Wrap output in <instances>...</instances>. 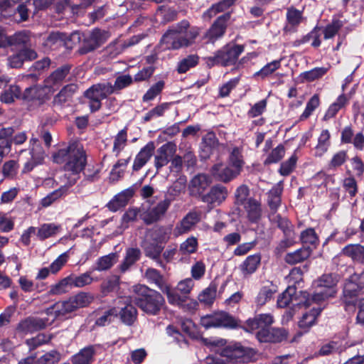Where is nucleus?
<instances>
[{
  "label": "nucleus",
  "mask_w": 364,
  "mask_h": 364,
  "mask_svg": "<svg viewBox=\"0 0 364 364\" xmlns=\"http://www.w3.org/2000/svg\"><path fill=\"white\" fill-rule=\"evenodd\" d=\"M73 65L71 64L65 63L56 68L45 79V87L49 90L50 89H58L63 83L66 77L70 74Z\"/></svg>",
  "instance_id": "15"
},
{
  "label": "nucleus",
  "mask_w": 364,
  "mask_h": 364,
  "mask_svg": "<svg viewBox=\"0 0 364 364\" xmlns=\"http://www.w3.org/2000/svg\"><path fill=\"white\" fill-rule=\"evenodd\" d=\"M199 56L197 54H191L178 63L176 70L179 74H184L191 68H195L199 63Z\"/></svg>",
  "instance_id": "48"
},
{
  "label": "nucleus",
  "mask_w": 364,
  "mask_h": 364,
  "mask_svg": "<svg viewBox=\"0 0 364 364\" xmlns=\"http://www.w3.org/2000/svg\"><path fill=\"white\" fill-rule=\"evenodd\" d=\"M343 23L340 19H332L331 23L327 24L323 29V38L328 40L333 38L338 34L340 29L343 27Z\"/></svg>",
  "instance_id": "62"
},
{
  "label": "nucleus",
  "mask_w": 364,
  "mask_h": 364,
  "mask_svg": "<svg viewBox=\"0 0 364 364\" xmlns=\"http://www.w3.org/2000/svg\"><path fill=\"white\" fill-rule=\"evenodd\" d=\"M312 253V248L309 246L302 247L287 253L284 257V261L289 264H296L307 259Z\"/></svg>",
  "instance_id": "34"
},
{
  "label": "nucleus",
  "mask_w": 364,
  "mask_h": 364,
  "mask_svg": "<svg viewBox=\"0 0 364 364\" xmlns=\"http://www.w3.org/2000/svg\"><path fill=\"white\" fill-rule=\"evenodd\" d=\"M230 17L231 14L227 12L219 16L214 21L205 34V38L208 42L214 43L225 35Z\"/></svg>",
  "instance_id": "13"
},
{
  "label": "nucleus",
  "mask_w": 364,
  "mask_h": 364,
  "mask_svg": "<svg viewBox=\"0 0 364 364\" xmlns=\"http://www.w3.org/2000/svg\"><path fill=\"white\" fill-rule=\"evenodd\" d=\"M93 299L94 297L91 294L80 291L70 296L68 300L56 303L53 309H55V315L56 317L65 316L67 314L72 313L80 308L89 306L92 302Z\"/></svg>",
  "instance_id": "7"
},
{
  "label": "nucleus",
  "mask_w": 364,
  "mask_h": 364,
  "mask_svg": "<svg viewBox=\"0 0 364 364\" xmlns=\"http://www.w3.org/2000/svg\"><path fill=\"white\" fill-rule=\"evenodd\" d=\"M169 233L166 228L158 226L149 230L146 233L145 237L165 246V244L169 239Z\"/></svg>",
  "instance_id": "42"
},
{
  "label": "nucleus",
  "mask_w": 364,
  "mask_h": 364,
  "mask_svg": "<svg viewBox=\"0 0 364 364\" xmlns=\"http://www.w3.org/2000/svg\"><path fill=\"white\" fill-rule=\"evenodd\" d=\"M172 102H163L160 105H156L153 109H150L143 117V122H147L151 121L155 117H159L164 116L165 112L170 109Z\"/></svg>",
  "instance_id": "58"
},
{
  "label": "nucleus",
  "mask_w": 364,
  "mask_h": 364,
  "mask_svg": "<svg viewBox=\"0 0 364 364\" xmlns=\"http://www.w3.org/2000/svg\"><path fill=\"white\" fill-rule=\"evenodd\" d=\"M281 62L282 59H279L267 63L259 70L254 74V77H258L262 80H264L281 67Z\"/></svg>",
  "instance_id": "55"
},
{
  "label": "nucleus",
  "mask_w": 364,
  "mask_h": 364,
  "mask_svg": "<svg viewBox=\"0 0 364 364\" xmlns=\"http://www.w3.org/2000/svg\"><path fill=\"white\" fill-rule=\"evenodd\" d=\"M296 292V288L294 286H289L286 290L278 296L277 301L278 307L286 308L289 306L292 301Z\"/></svg>",
  "instance_id": "63"
},
{
  "label": "nucleus",
  "mask_w": 364,
  "mask_h": 364,
  "mask_svg": "<svg viewBox=\"0 0 364 364\" xmlns=\"http://www.w3.org/2000/svg\"><path fill=\"white\" fill-rule=\"evenodd\" d=\"M53 161L63 164L64 177L67 186H74L80 178V173L87 164V155L82 144L77 141H71L68 146L58 149L52 154Z\"/></svg>",
  "instance_id": "1"
},
{
  "label": "nucleus",
  "mask_w": 364,
  "mask_h": 364,
  "mask_svg": "<svg viewBox=\"0 0 364 364\" xmlns=\"http://www.w3.org/2000/svg\"><path fill=\"white\" fill-rule=\"evenodd\" d=\"M194 286V282L191 278L185 279L179 282L176 289H173L178 293V296L181 298V301L176 304H171L175 306H184L185 302L188 300V294L191 293Z\"/></svg>",
  "instance_id": "35"
},
{
  "label": "nucleus",
  "mask_w": 364,
  "mask_h": 364,
  "mask_svg": "<svg viewBox=\"0 0 364 364\" xmlns=\"http://www.w3.org/2000/svg\"><path fill=\"white\" fill-rule=\"evenodd\" d=\"M338 277L335 274H324L317 281V288L323 289L325 291L331 290V294L336 296L337 293L336 286L338 284Z\"/></svg>",
  "instance_id": "36"
},
{
  "label": "nucleus",
  "mask_w": 364,
  "mask_h": 364,
  "mask_svg": "<svg viewBox=\"0 0 364 364\" xmlns=\"http://www.w3.org/2000/svg\"><path fill=\"white\" fill-rule=\"evenodd\" d=\"M218 286L215 281L211 282L209 286L198 295V298L200 302L207 306H211L216 297Z\"/></svg>",
  "instance_id": "46"
},
{
  "label": "nucleus",
  "mask_w": 364,
  "mask_h": 364,
  "mask_svg": "<svg viewBox=\"0 0 364 364\" xmlns=\"http://www.w3.org/2000/svg\"><path fill=\"white\" fill-rule=\"evenodd\" d=\"M286 18L287 24L284 30L286 32H296L297 27L303 21V11H300L291 6L287 9Z\"/></svg>",
  "instance_id": "29"
},
{
  "label": "nucleus",
  "mask_w": 364,
  "mask_h": 364,
  "mask_svg": "<svg viewBox=\"0 0 364 364\" xmlns=\"http://www.w3.org/2000/svg\"><path fill=\"white\" fill-rule=\"evenodd\" d=\"M78 90V86L77 84L70 83L65 85L60 92L54 97L53 98V104L55 105H63L65 102L70 100L73 96V95Z\"/></svg>",
  "instance_id": "37"
},
{
  "label": "nucleus",
  "mask_w": 364,
  "mask_h": 364,
  "mask_svg": "<svg viewBox=\"0 0 364 364\" xmlns=\"http://www.w3.org/2000/svg\"><path fill=\"white\" fill-rule=\"evenodd\" d=\"M170 200L165 199L159 202L156 205L140 213L139 217L147 225L158 222L165 215L170 206Z\"/></svg>",
  "instance_id": "14"
},
{
  "label": "nucleus",
  "mask_w": 364,
  "mask_h": 364,
  "mask_svg": "<svg viewBox=\"0 0 364 364\" xmlns=\"http://www.w3.org/2000/svg\"><path fill=\"white\" fill-rule=\"evenodd\" d=\"M60 353L56 350L46 353L38 358L36 356H28L21 360L18 364H55L60 361Z\"/></svg>",
  "instance_id": "25"
},
{
  "label": "nucleus",
  "mask_w": 364,
  "mask_h": 364,
  "mask_svg": "<svg viewBox=\"0 0 364 364\" xmlns=\"http://www.w3.org/2000/svg\"><path fill=\"white\" fill-rule=\"evenodd\" d=\"M165 87L164 80H159L153 84L145 92L142 97L144 102L154 100L158 95H159Z\"/></svg>",
  "instance_id": "59"
},
{
  "label": "nucleus",
  "mask_w": 364,
  "mask_h": 364,
  "mask_svg": "<svg viewBox=\"0 0 364 364\" xmlns=\"http://www.w3.org/2000/svg\"><path fill=\"white\" fill-rule=\"evenodd\" d=\"M198 36L199 28H190L189 21L184 19L170 26L162 35L159 45L164 51L176 50L192 46Z\"/></svg>",
  "instance_id": "2"
},
{
  "label": "nucleus",
  "mask_w": 364,
  "mask_h": 364,
  "mask_svg": "<svg viewBox=\"0 0 364 364\" xmlns=\"http://www.w3.org/2000/svg\"><path fill=\"white\" fill-rule=\"evenodd\" d=\"M323 310V307H313L309 312L304 314L299 321V328L308 331L312 326L316 324L317 318Z\"/></svg>",
  "instance_id": "38"
},
{
  "label": "nucleus",
  "mask_w": 364,
  "mask_h": 364,
  "mask_svg": "<svg viewBox=\"0 0 364 364\" xmlns=\"http://www.w3.org/2000/svg\"><path fill=\"white\" fill-rule=\"evenodd\" d=\"M47 87L40 85H33L25 89L21 94V99L27 102H35L38 106L43 105L49 97L47 93Z\"/></svg>",
  "instance_id": "17"
},
{
  "label": "nucleus",
  "mask_w": 364,
  "mask_h": 364,
  "mask_svg": "<svg viewBox=\"0 0 364 364\" xmlns=\"http://www.w3.org/2000/svg\"><path fill=\"white\" fill-rule=\"evenodd\" d=\"M95 349L90 346L81 349L77 353L71 357L72 364H91L93 362Z\"/></svg>",
  "instance_id": "41"
},
{
  "label": "nucleus",
  "mask_w": 364,
  "mask_h": 364,
  "mask_svg": "<svg viewBox=\"0 0 364 364\" xmlns=\"http://www.w3.org/2000/svg\"><path fill=\"white\" fill-rule=\"evenodd\" d=\"M176 151V146L172 142H167L157 149L156 155L154 157V166L157 171L170 162Z\"/></svg>",
  "instance_id": "18"
},
{
  "label": "nucleus",
  "mask_w": 364,
  "mask_h": 364,
  "mask_svg": "<svg viewBox=\"0 0 364 364\" xmlns=\"http://www.w3.org/2000/svg\"><path fill=\"white\" fill-rule=\"evenodd\" d=\"M141 256V252L138 247H129L126 249L125 257L119 266L122 273L126 272L132 265L139 261Z\"/></svg>",
  "instance_id": "33"
},
{
  "label": "nucleus",
  "mask_w": 364,
  "mask_h": 364,
  "mask_svg": "<svg viewBox=\"0 0 364 364\" xmlns=\"http://www.w3.org/2000/svg\"><path fill=\"white\" fill-rule=\"evenodd\" d=\"M228 164L241 173L245 161L242 151L238 147L235 146L232 149L228 157Z\"/></svg>",
  "instance_id": "54"
},
{
  "label": "nucleus",
  "mask_w": 364,
  "mask_h": 364,
  "mask_svg": "<svg viewBox=\"0 0 364 364\" xmlns=\"http://www.w3.org/2000/svg\"><path fill=\"white\" fill-rule=\"evenodd\" d=\"M255 353L253 348L244 347L240 343H234L223 348L220 355L230 361L246 362L251 359Z\"/></svg>",
  "instance_id": "9"
},
{
  "label": "nucleus",
  "mask_w": 364,
  "mask_h": 364,
  "mask_svg": "<svg viewBox=\"0 0 364 364\" xmlns=\"http://www.w3.org/2000/svg\"><path fill=\"white\" fill-rule=\"evenodd\" d=\"M285 147L284 144H279L274 149L269 153L267 158L264 161V165L268 166L273 164H277L280 161L285 155Z\"/></svg>",
  "instance_id": "56"
},
{
  "label": "nucleus",
  "mask_w": 364,
  "mask_h": 364,
  "mask_svg": "<svg viewBox=\"0 0 364 364\" xmlns=\"http://www.w3.org/2000/svg\"><path fill=\"white\" fill-rule=\"evenodd\" d=\"M131 302L126 303L124 306L118 311V316L122 323L126 326H131L137 320L138 311Z\"/></svg>",
  "instance_id": "32"
},
{
  "label": "nucleus",
  "mask_w": 364,
  "mask_h": 364,
  "mask_svg": "<svg viewBox=\"0 0 364 364\" xmlns=\"http://www.w3.org/2000/svg\"><path fill=\"white\" fill-rule=\"evenodd\" d=\"M364 294V270L355 272L345 280L341 303L346 311H354L359 296Z\"/></svg>",
  "instance_id": "5"
},
{
  "label": "nucleus",
  "mask_w": 364,
  "mask_h": 364,
  "mask_svg": "<svg viewBox=\"0 0 364 364\" xmlns=\"http://www.w3.org/2000/svg\"><path fill=\"white\" fill-rule=\"evenodd\" d=\"M134 193L135 188L134 186H130L115 195L112 199L107 203L106 207L112 212H117L128 204Z\"/></svg>",
  "instance_id": "19"
},
{
  "label": "nucleus",
  "mask_w": 364,
  "mask_h": 364,
  "mask_svg": "<svg viewBox=\"0 0 364 364\" xmlns=\"http://www.w3.org/2000/svg\"><path fill=\"white\" fill-rule=\"evenodd\" d=\"M244 50V45L230 42L214 52L213 55L205 57L203 60L208 68H212L214 66L226 68L235 65L239 56Z\"/></svg>",
  "instance_id": "6"
},
{
  "label": "nucleus",
  "mask_w": 364,
  "mask_h": 364,
  "mask_svg": "<svg viewBox=\"0 0 364 364\" xmlns=\"http://www.w3.org/2000/svg\"><path fill=\"white\" fill-rule=\"evenodd\" d=\"M210 172L215 178L223 183H228L240 174L238 171L230 166L223 168L222 164H214Z\"/></svg>",
  "instance_id": "23"
},
{
  "label": "nucleus",
  "mask_w": 364,
  "mask_h": 364,
  "mask_svg": "<svg viewBox=\"0 0 364 364\" xmlns=\"http://www.w3.org/2000/svg\"><path fill=\"white\" fill-rule=\"evenodd\" d=\"M9 46H16L19 48L31 46L30 36L24 31L16 32L8 36Z\"/></svg>",
  "instance_id": "47"
},
{
  "label": "nucleus",
  "mask_w": 364,
  "mask_h": 364,
  "mask_svg": "<svg viewBox=\"0 0 364 364\" xmlns=\"http://www.w3.org/2000/svg\"><path fill=\"white\" fill-rule=\"evenodd\" d=\"M219 141L213 132H209L205 134L201 141L200 148V156L202 159H208L218 147Z\"/></svg>",
  "instance_id": "21"
},
{
  "label": "nucleus",
  "mask_w": 364,
  "mask_h": 364,
  "mask_svg": "<svg viewBox=\"0 0 364 364\" xmlns=\"http://www.w3.org/2000/svg\"><path fill=\"white\" fill-rule=\"evenodd\" d=\"M133 291L132 302L143 312L151 316L160 313L165 304V299L160 292L144 284L135 285Z\"/></svg>",
  "instance_id": "4"
},
{
  "label": "nucleus",
  "mask_w": 364,
  "mask_h": 364,
  "mask_svg": "<svg viewBox=\"0 0 364 364\" xmlns=\"http://www.w3.org/2000/svg\"><path fill=\"white\" fill-rule=\"evenodd\" d=\"M84 96L89 100L90 110L92 113L100 109L102 107L101 95L95 85L89 87L84 94Z\"/></svg>",
  "instance_id": "39"
},
{
  "label": "nucleus",
  "mask_w": 364,
  "mask_h": 364,
  "mask_svg": "<svg viewBox=\"0 0 364 364\" xmlns=\"http://www.w3.org/2000/svg\"><path fill=\"white\" fill-rule=\"evenodd\" d=\"M119 277L112 275L105 280L100 285L101 292L104 296L116 291L119 287Z\"/></svg>",
  "instance_id": "57"
},
{
  "label": "nucleus",
  "mask_w": 364,
  "mask_h": 364,
  "mask_svg": "<svg viewBox=\"0 0 364 364\" xmlns=\"http://www.w3.org/2000/svg\"><path fill=\"white\" fill-rule=\"evenodd\" d=\"M211 179L204 173L195 176L191 181V191L193 195H198L201 200L203 195H205V190L210 186Z\"/></svg>",
  "instance_id": "28"
},
{
  "label": "nucleus",
  "mask_w": 364,
  "mask_h": 364,
  "mask_svg": "<svg viewBox=\"0 0 364 364\" xmlns=\"http://www.w3.org/2000/svg\"><path fill=\"white\" fill-rule=\"evenodd\" d=\"M331 134L328 129H323L318 138V143L315 146V156L321 157L326 153L331 146Z\"/></svg>",
  "instance_id": "44"
},
{
  "label": "nucleus",
  "mask_w": 364,
  "mask_h": 364,
  "mask_svg": "<svg viewBox=\"0 0 364 364\" xmlns=\"http://www.w3.org/2000/svg\"><path fill=\"white\" fill-rule=\"evenodd\" d=\"M48 319L37 317H28L20 321L17 330L23 333H32L46 328Z\"/></svg>",
  "instance_id": "20"
},
{
  "label": "nucleus",
  "mask_w": 364,
  "mask_h": 364,
  "mask_svg": "<svg viewBox=\"0 0 364 364\" xmlns=\"http://www.w3.org/2000/svg\"><path fill=\"white\" fill-rule=\"evenodd\" d=\"M348 100L345 94L340 95L336 101L328 107L322 119L328 121L335 117L338 112L348 103Z\"/></svg>",
  "instance_id": "40"
},
{
  "label": "nucleus",
  "mask_w": 364,
  "mask_h": 364,
  "mask_svg": "<svg viewBox=\"0 0 364 364\" xmlns=\"http://www.w3.org/2000/svg\"><path fill=\"white\" fill-rule=\"evenodd\" d=\"M72 277V284L73 287L82 288L90 285L94 281L91 275V272H86L80 275L75 274H70Z\"/></svg>",
  "instance_id": "64"
},
{
  "label": "nucleus",
  "mask_w": 364,
  "mask_h": 364,
  "mask_svg": "<svg viewBox=\"0 0 364 364\" xmlns=\"http://www.w3.org/2000/svg\"><path fill=\"white\" fill-rule=\"evenodd\" d=\"M321 31L322 27L316 25L314 26L312 30L309 32L307 34L303 36L301 38L295 40L292 43V46L294 47H299L302 44H305L310 41L312 39L311 46L313 48H317L321 45Z\"/></svg>",
  "instance_id": "30"
},
{
  "label": "nucleus",
  "mask_w": 364,
  "mask_h": 364,
  "mask_svg": "<svg viewBox=\"0 0 364 364\" xmlns=\"http://www.w3.org/2000/svg\"><path fill=\"white\" fill-rule=\"evenodd\" d=\"M320 105V97L314 94L307 102L305 109L299 117V121L306 120Z\"/></svg>",
  "instance_id": "61"
},
{
  "label": "nucleus",
  "mask_w": 364,
  "mask_h": 364,
  "mask_svg": "<svg viewBox=\"0 0 364 364\" xmlns=\"http://www.w3.org/2000/svg\"><path fill=\"white\" fill-rule=\"evenodd\" d=\"M46 45L52 50H57L60 48L67 49L71 48V38L67 33L60 31L51 32L47 39Z\"/></svg>",
  "instance_id": "24"
},
{
  "label": "nucleus",
  "mask_w": 364,
  "mask_h": 364,
  "mask_svg": "<svg viewBox=\"0 0 364 364\" xmlns=\"http://www.w3.org/2000/svg\"><path fill=\"white\" fill-rule=\"evenodd\" d=\"M117 259L118 255L117 252H112L100 257L96 262L95 269L99 272L108 270L117 262Z\"/></svg>",
  "instance_id": "50"
},
{
  "label": "nucleus",
  "mask_w": 364,
  "mask_h": 364,
  "mask_svg": "<svg viewBox=\"0 0 364 364\" xmlns=\"http://www.w3.org/2000/svg\"><path fill=\"white\" fill-rule=\"evenodd\" d=\"M243 206L249 221L252 223H258L262 218L261 203L254 198H249Z\"/></svg>",
  "instance_id": "31"
},
{
  "label": "nucleus",
  "mask_w": 364,
  "mask_h": 364,
  "mask_svg": "<svg viewBox=\"0 0 364 364\" xmlns=\"http://www.w3.org/2000/svg\"><path fill=\"white\" fill-rule=\"evenodd\" d=\"M269 220L271 223L277 224V228L282 231L284 236L294 235V227L287 218L282 217L280 214H277L273 218Z\"/></svg>",
  "instance_id": "49"
},
{
  "label": "nucleus",
  "mask_w": 364,
  "mask_h": 364,
  "mask_svg": "<svg viewBox=\"0 0 364 364\" xmlns=\"http://www.w3.org/2000/svg\"><path fill=\"white\" fill-rule=\"evenodd\" d=\"M348 152L346 150H340L333 154L331 160L327 164L328 171H335L343 166L348 160Z\"/></svg>",
  "instance_id": "53"
},
{
  "label": "nucleus",
  "mask_w": 364,
  "mask_h": 364,
  "mask_svg": "<svg viewBox=\"0 0 364 364\" xmlns=\"http://www.w3.org/2000/svg\"><path fill=\"white\" fill-rule=\"evenodd\" d=\"M141 247L146 257L154 261L158 266L165 267V264L161 259V254L164 250V245L145 237L141 242Z\"/></svg>",
  "instance_id": "16"
},
{
  "label": "nucleus",
  "mask_w": 364,
  "mask_h": 364,
  "mask_svg": "<svg viewBox=\"0 0 364 364\" xmlns=\"http://www.w3.org/2000/svg\"><path fill=\"white\" fill-rule=\"evenodd\" d=\"M155 149L154 141L148 142L136 154L132 169L134 171H139L150 159Z\"/></svg>",
  "instance_id": "27"
},
{
  "label": "nucleus",
  "mask_w": 364,
  "mask_h": 364,
  "mask_svg": "<svg viewBox=\"0 0 364 364\" xmlns=\"http://www.w3.org/2000/svg\"><path fill=\"white\" fill-rule=\"evenodd\" d=\"M298 161V156L294 153L287 160L280 164L278 170L279 173L282 176L290 175L295 169Z\"/></svg>",
  "instance_id": "60"
},
{
  "label": "nucleus",
  "mask_w": 364,
  "mask_h": 364,
  "mask_svg": "<svg viewBox=\"0 0 364 364\" xmlns=\"http://www.w3.org/2000/svg\"><path fill=\"white\" fill-rule=\"evenodd\" d=\"M302 299L301 301L296 304L297 306L300 307L309 308L312 304H316V307H326L325 302L329 298L335 297L331 294V290L329 291H325L323 289H316V290L313 294H309L307 291H300Z\"/></svg>",
  "instance_id": "12"
},
{
  "label": "nucleus",
  "mask_w": 364,
  "mask_h": 364,
  "mask_svg": "<svg viewBox=\"0 0 364 364\" xmlns=\"http://www.w3.org/2000/svg\"><path fill=\"white\" fill-rule=\"evenodd\" d=\"M147 279L156 284V286L166 295L169 304H176L181 301L178 293L172 290L171 287L166 284L163 275L156 269H148L146 272Z\"/></svg>",
  "instance_id": "11"
},
{
  "label": "nucleus",
  "mask_w": 364,
  "mask_h": 364,
  "mask_svg": "<svg viewBox=\"0 0 364 364\" xmlns=\"http://www.w3.org/2000/svg\"><path fill=\"white\" fill-rule=\"evenodd\" d=\"M343 255L350 257L353 261L364 264V246L360 244H350L343 247Z\"/></svg>",
  "instance_id": "43"
},
{
  "label": "nucleus",
  "mask_w": 364,
  "mask_h": 364,
  "mask_svg": "<svg viewBox=\"0 0 364 364\" xmlns=\"http://www.w3.org/2000/svg\"><path fill=\"white\" fill-rule=\"evenodd\" d=\"M108 38V32L95 28L92 30L90 35L85 37L78 49L80 55H85L95 50L102 46Z\"/></svg>",
  "instance_id": "10"
},
{
  "label": "nucleus",
  "mask_w": 364,
  "mask_h": 364,
  "mask_svg": "<svg viewBox=\"0 0 364 364\" xmlns=\"http://www.w3.org/2000/svg\"><path fill=\"white\" fill-rule=\"evenodd\" d=\"M228 194V188L225 186L216 184L212 186L205 195H203L201 201L208 204L218 203L219 205L226 199Z\"/></svg>",
  "instance_id": "22"
},
{
  "label": "nucleus",
  "mask_w": 364,
  "mask_h": 364,
  "mask_svg": "<svg viewBox=\"0 0 364 364\" xmlns=\"http://www.w3.org/2000/svg\"><path fill=\"white\" fill-rule=\"evenodd\" d=\"M283 190V182L279 181L267 193V205L273 215L276 214L279 208L281 206Z\"/></svg>",
  "instance_id": "26"
},
{
  "label": "nucleus",
  "mask_w": 364,
  "mask_h": 364,
  "mask_svg": "<svg viewBox=\"0 0 364 364\" xmlns=\"http://www.w3.org/2000/svg\"><path fill=\"white\" fill-rule=\"evenodd\" d=\"M240 321L226 311H218L201 318V324L206 329L225 328L235 329L240 327Z\"/></svg>",
  "instance_id": "8"
},
{
  "label": "nucleus",
  "mask_w": 364,
  "mask_h": 364,
  "mask_svg": "<svg viewBox=\"0 0 364 364\" xmlns=\"http://www.w3.org/2000/svg\"><path fill=\"white\" fill-rule=\"evenodd\" d=\"M21 91L18 85H11L6 88L0 95V100L6 104H11L14 102V99H21Z\"/></svg>",
  "instance_id": "52"
},
{
  "label": "nucleus",
  "mask_w": 364,
  "mask_h": 364,
  "mask_svg": "<svg viewBox=\"0 0 364 364\" xmlns=\"http://www.w3.org/2000/svg\"><path fill=\"white\" fill-rule=\"evenodd\" d=\"M274 322L269 314H260L246 321L247 331L257 330L255 337L259 343H281L287 340L289 331L284 328L272 327Z\"/></svg>",
  "instance_id": "3"
},
{
  "label": "nucleus",
  "mask_w": 364,
  "mask_h": 364,
  "mask_svg": "<svg viewBox=\"0 0 364 364\" xmlns=\"http://www.w3.org/2000/svg\"><path fill=\"white\" fill-rule=\"evenodd\" d=\"M60 229V225L55 223H44L40 226L36 233L38 238L43 241L55 236Z\"/></svg>",
  "instance_id": "51"
},
{
  "label": "nucleus",
  "mask_w": 364,
  "mask_h": 364,
  "mask_svg": "<svg viewBox=\"0 0 364 364\" xmlns=\"http://www.w3.org/2000/svg\"><path fill=\"white\" fill-rule=\"evenodd\" d=\"M261 262L259 253L249 255L240 265L244 274H252L256 272Z\"/></svg>",
  "instance_id": "45"
}]
</instances>
